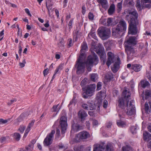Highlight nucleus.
<instances>
[{
	"mask_svg": "<svg viewBox=\"0 0 151 151\" xmlns=\"http://www.w3.org/2000/svg\"><path fill=\"white\" fill-rule=\"evenodd\" d=\"M82 106L84 109L87 110H92L95 108L94 104L93 101H88L86 104H83Z\"/></svg>",
	"mask_w": 151,
	"mask_h": 151,
	"instance_id": "12",
	"label": "nucleus"
},
{
	"mask_svg": "<svg viewBox=\"0 0 151 151\" xmlns=\"http://www.w3.org/2000/svg\"><path fill=\"white\" fill-rule=\"evenodd\" d=\"M148 131L151 132V123H150L149 124V125L148 127Z\"/></svg>",
	"mask_w": 151,
	"mask_h": 151,
	"instance_id": "64",
	"label": "nucleus"
},
{
	"mask_svg": "<svg viewBox=\"0 0 151 151\" xmlns=\"http://www.w3.org/2000/svg\"><path fill=\"white\" fill-rule=\"evenodd\" d=\"M16 101L17 99H13L9 101L8 102L7 104L9 105L10 106L12 104L15 102Z\"/></svg>",
	"mask_w": 151,
	"mask_h": 151,
	"instance_id": "42",
	"label": "nucleus"
},
{
	"mask_svg": "<svg viewBox=\"0 0 151 151\" xmlns=\"http://www.w3.org/2000/svg\"><path fill=\"white\" fill-rule=\"evenodd\" d=\"M58 47H63L64 46V43L63 41H60L58 43Z\"/></svg>",
	"mask_w": 151,
	"mask_h": 151,
	"instance_id": "52",
	"label": "nucleus"
},
{
	"mask_svg": "<svg viewBox=\"0 0 151 151\" xmlns=\"http://www.w3.org/2000/svg\"><path fill=\"white\" fill-rule=\"evenodd\" d=\"M10 120L9 119H7L4 120L2 119H0V123L3 124H4L7 123L8 121Z\"/></svg>",
	"mask_w": 151,
	"mask_h": 151,
	"instance_id": "43",
	"label": "nucleus"
},
{
	"mask_svg": "<svg viewBox=\"0 0 151 151\" xmlns=\"http://www.w3.org/2000/svg\"><path fill=\"white\" fill-rule=\"evenodd\" d=\"M142 66L139 64H133L132 66V69L135 72H138L140 71L141 69Z\"/></svg>",
	"mask_w": 151,
	"mask_h": 151,
	"instance_id": "24",
	"label": "nucleus"
},
{
	"mask_svg": "<svg viewBox=\"0 0 151 151\" xmlns=\"http://www.w3.org/2000/svg\"><path fill=\"white\" fill-rule=\"evenodd\" d=\"M129 23V27L128 33H130L133 35L136 34L137 32V30L135 23Z\"/></svg>",
	"mask_w": 151,
	"mask_h": 151,
	"instance_id": "14",
	"label": "nucleus"
},
{
	"mask_svg": "<svg viewBox=\"0 0 151 151\" xmlns=\"http://www.w3.org/2000/svg\"><path fill=\"white\" fill-rule=\"evenodd\" d=\"M25 128V127L24 126H20L19 130L21 133H22L24 132Z\"/></svg>",
	"mask_w": 151,
	"mask_h": 151,
	"instance_id": "49",
	"label": "nucleus"
},
{
	"mask_svg": "<svg viewBox=\"0 0 151 151\" xmlns=\"http://www.w3.org/2000/svg\"><path fill=\"white\" fill-rule=\"evenodd\" d=\"M112 124V123L111 122H107L106 124V126L108 128H110Z\"/></svg>",
	"mask_w": 151,
	"mask_h": 151,
	"instance_id": "54",
	"label": "nucleus"
},
{
	"mask_svg": "<svg viewBox=\"0 0 151 151\" xmlns=\"http://www.w3.org/2000/svg\"><path fill=\"white\" fill-rule=\"evenodd\" d=\"M88 36H91L93 38L96 40L97 37L96 35V33L95 32H90L88 34Z\"/></svg>",
	"mask_w": 151,
	"mask_h": 151,
	"instance_id": "37",
	"label": "nucleus"
},
{
	"mask_svg": "<svg viewBox=\"0 0 151 151\" xmlns=\"http://www.w3.org/2000/svg\"><path fill=\"white\" fill-rule=\"evenodd\" d=\"M112 19L111 18H109L107 19V26H110L112 24Z\"/></svg>",
	"mask_w": 151,
	"mask_h": 151,
	"instance_id": "39",
	"label": "nucleus"
},
{
	"mask_svg": "<svg viewBox=\"0 0 151 151\" xmlns=\"http://www.w3.org/2000/svg\"><path fill=\"white\" fill-rule=\"evenodd\" d=\"M122 0L120 2L118 3L117 7L119 10H121L122 9Z\"/></svg>",
	"mask_w": 151,
	"mask_h": 151,
	"instance_id": "47",
	"label": "nucleus"
},
{
	"mask_svg": "<svg viewBox=\"0 0 151 151\" xmlns=\"http://www.w3.org/2000/svg\"><path fill=\"white\" fill-rule=\"evenodd\" d=\"M122 151H130L131 148L128 145L123 147L122 148Z\"/></svg>",
	"mask_w": 151,
	"mask_h": 151,
	"instance_id": "35",
	"label": "nucleus"
},
{
	"mask_svg": "<svg viewBox=\"0 0 151 151\" xmlns=\"http://www.w3.org/2000/svg\"><path fill=\"white\" fill-rule=\"evenodd\" d=\"M113 77V76L110 73H107L105 76V78L107 82L110 81Z\"/></svg>",
	"mask_w": 151,
	"mask_h": 151,
	"instance_id": "28",
	"label": "nucleus"
},
{
	"mask_svg": "<svg viewBox=\"0 0 151 151\" xmlns=\"http://www.w3.org/2000/svg\"><path fill=\"white\" fill-rule=\"evenodd\" d=\"M127 15L125 18L129 23H135L138 17V14L136 10L134 9H128L125 10Z\"/></svg>",
	"mask_w": 151,
	"mask_h": 151,
	"instance_id": "4",
	"label": "nucleus"
},
{
	"mask_svg": "<svg viewBox=\"0 0 151 151\" xmlns=\"http://www.w3.org/2000/svg\"><path fill=\"white\" fill-rule=\"evenodd\" d=\"M60 108L61 106L59 105V104L53 106L51 110L52 112H56L57 113L60 110Z\"/></svg>",
	"mask_w": 151,
	"mask_h": 151,
	"instance_id": "27",
	"label": "nucleus"
},
{
	"mask_svg": "<svg viewBox=\"0 0 151 151\" xmlns=\"http://www.w3.org/2000/svg\"><path fill=\"white\" fill-rule=\"evenodd\" d=\"M94 15L91 12H89L88 14V17L89 19L90 20H93L94 18Z\"/></svg>",
	"mask_w": 151,
	"mask_h": 151,
	"instance_id": "38",
	"label": "nucleus"
},
{
	"mask_svg": "<svg viewBox=\"0 0 151 151\" xmlns=\"http://www.w3.org/2000/svg\"><path fill=\"white\" fill-rule=\"evenodd\" d=\"M141 96L143 100H144L145 98V99H147L151 97V91L148 90H145V93L143 92Z\"/></svg>",
	"mask_w": 151,
	"mask_h": 151,
	"instance_id": "18",
	"label": "nucleus"
},
{
	"mask_svg": "<svg viewBox=\"0 0 151 151\" xmlns=\"http://www.w3.org/2000/svg\"><path fill=\"white\" fill-rule=\"evenodd\" d=\"M55 133V131L52 130L50 133L47 135L43 141L44 146H48L52 144L54 137V134Z\"/></svg>",
	"mask_w": 151,
	"mask_h": 151,
	"instance_id": "9",
	"label": "nucleus"
},
{
	"mask_svg": "<svg viewBox=\"0 0 151 151\" xmlns=\"http://www.w3.org/2000/svg\"><path fill=\"white\" fill-rule=\"evenodd\" d=\"M85 58L83 57L80 58L79 57L77 60L76 66L77 69L76 72L78 74H80L84 71L85 64L87 70L88 71H91L93 65L94 64L96 65L98 62V58L95 54L89 55L85 63L84 61Z\"/></svg>",
	"mask_w": 151,
	"mask_h": 151,
	"instance_id": "2",
	"label": "nucleus"
},
{
	"mask_svg": "<svg viewBox=\"0 0 151 151\" xmlns=\"http://www.w3.org/2000/svg\"><path fill=\"white\" fill-rule=\"evenodd\" d=\"M107 19L103 18H101L100 19L101 23L104 25L107 26Z\"/></svg>",
	"mask_w": 151,
	"mask_h": 151,
	"instance_id": "34",
	"label": "nucleus"
},
{
	"mask_svg": "<svg viewBox=\"0 0 151 151\" xmlns=\"http://www.w3.org/2000/svg\"><path fill=\"white\" fill-rule=\"evenodd\" d=\"M144 47V44L142 43H140L139 44V48L140 50H142Z\"/></svg>",
	"mask_w": 151,
	"mask_h": 151,
	"instance_id": "59",
	"label": "nucleus"
},
{
	"mask_svg": "<svg viewBox=\"0 0 151 151\" xmlns=\"http://www.w3.org/2000/svg\"><path fill=\"white\" fill-rule=\"evenodd\" d=\"M29 131H30L28 130L27 129L26 130L24 134V137H26L27 136L28 133Z\"/></svg>",
	"mask_w": 151,
	"mask_h": 151,
	"instance_id": "61",
	"label": "nucleus"
},
{
	"mask_svg": "<svg viewBox=\"0 0 151 151\" xmlns=\"http://www.w3.org/2000/svg\"><path fill=\"white\" fill-rule=\"evenodd\" d=\"M139 85H140L142 88H145L146 87L150 86V84L147 81L145 80H141L139 83Z\"/></svg>",
	"mask_w": 151,
	"mask_h": 151,
	"instance_id": "22",
	"label": "nucleus"
},
{
	"mask_svg": "<svg viewBox=\"0 0 151 151\" xmlns=\"http://www.w3.org/2000/svg\"><path fill=\"white\" fill-rule=\"evenodd\" d=\"M137 129V127L135 126H133L131 127V131L133 134H134L136 132Z\"/></svg>",
	"mask_w": 151,
	"mask_h": 151,
	"instance_id": "40",
	"label": "nucleus"
},
{
	"mask_svg": "<svg viewBox=\"0 0 151 151\" xmlns=\"http://www.w3.org/2000/svg\"><path fill=\"white\" fill-rule=\"evenodd\" d=\"M72 129L71 131V133L73 132H77L81 130L83 128V126H80L77 123H76L74 121H73L72 124Z\"/></svg>",
	"mask_w": 151,
	"mask_h": 151,
	"instance_id": "16",
	"label": "nucleus"
},
{
	"mask_svg": "<svg viewBox=\"0 0 151 151\" xmlns=\"http://www.w3.org/2000/svg\"><path fill=\"white\" fill-rule=\"evenodd\" d=\"M46 7L48 10L49 15V16H50V11L52 9L51 6L50 5L47 6V4H46Z\"/></svg>",
	"mask_w": 151,
	"mask_h": 151,
	"instance_id": "44",
	"label": "nucleus"
},
{
	"mask_svg": "<svg viewBox=\"0 0 151 151\" xmlns=\"http://www.w3.org/2000/svg\"><path fill=\"white\" fill-rule=\"evenodd\" d=\"M127 29L126 23L124 20H120L116 27L112 29V36L115 37H120L122 32L125 31Z\"/></svg>",
	"mask_w": 151,
	"mask_h": 151,
	"instance_id": "3",
	"label": "nucleus"
},
{
	"mask_svg": "<svg viewBox=\"0 0 151 151\" xmlns=\"http://www.w3.org/2000/svg\"><path fill=\"white\" fill-rule=\"evenodd\" d=\"M6 137H1L0 139V142L1 143H4L6 140Z\"/></svg>",
	"mask_w": 151,
	"mask_h": 151,
	"instance_id": "48",
	"label": "nucleus"
},
{
	"mask_svg": "<svg viewBox=\"0 0 151 151\" xmlns=\"http://www.w3.org/2000/svg\"><path fill=\"white\" fill-rule=\"evenodd\" d=\"M145 111L146 112H148L149 110V106L148 104L146 102L145 104Z\"/></svg>",
	"mask_w": 151,
	"mask_h": 151,
	"instance_id": "45",
	"label": "nucleus"
},
{
	"mask_svg": "<svg viewBox=\"0 0 151 151\" xmlns=\"http://www.w3.org/2000/svg\"><path fill=\"white\" fill-rule=\"evenodd\" d=\"M33 147L34 145L33 144H29L26 147L27 151H31L33 149Z\"/></svg>",
	"mask_w": 151,
	"mask_h": 151,
	"instance_id": "36",
	"label": "nucleus"
},
{
	"mask_svg": "<svg viewBox=\"0 0 151 151\" xmlns=\"http://www.w3.org/2000/svg\"><path fill=\"white\" fill-rule=\"evenodd\" d=\"M92 123L93 126L94 127L97 126L99 124V122L96 120L93 119L92 120Z\"/></svg>",
	"mask_w": 151,
	"mask_h": 151,
	"instance_id": "41",
	"label": "nucleus"
},
{
	"mask_svg": "<svg viewBox=\"0 0 151 151\" xmlns=\"http://www.w3.org/2000/svg\"><path fill=\"white\" fill-rule=\"evenodd\" d=\"M25 11L26 13L29 16L31 17L32 15L30 13L28 9H25Z\"/></svg>",
	"mask_w": 151,
	"mask_h": 151,
	"instance_id": "58",
	"label": "nucleus"
},
{
	"mask_svg": "<svg viewBox=\"0 0 151 151\" xmlns=\"http://www.w3.org/2000/svg\"><path fill=\"white\" fill-rule=\"evenodd\" d=\"M81 49L80 50L81 54L79 57L80 58L85 57V52L88 50V47L86 43L85 42H83L81 45Z\"/></svg>",
	"mask_w": 151,
	"mask_h": 151,
	"instance_id": "17",
	"label": "nucleus"
},
{
	"mask_svg": "<svg viewBox=\"0 0 151 151\" xmlns=\"http://www.w3.org/2000/svg\"><path fill=\"white\" fill-rule=\"evenodd\" d=\"M78 115L79 117L81 119V120H84L85 118L87 116L86 113L83 110L80 111L78 113Z\"/></svg>",
	"mask_w": 151,
	"mask_h": 151,
	"instance_id": "20",
	"label": "nucleus"
},
{
	"mask_svg": "<svg viewBox=\"0 0 151 151\" xmlns=\"http://www.w3.org/2000/svg\"><path fill=\"white\" fill-rule=\"evenodd\" d=\"M98 35L103 40L109 38L110 36L111 31L109 29L105 27H101L98 30Z\"/></svg>",
	"mask_w": 151,
	"mask_h": 151,
	"instance_id": "6",
	"label": "nucleus"
},
{
	"mask_svg": "<svg viewBox=\"0 0 151 151\" xmlns=\"http://www.w3.org/2000/svg\"><path fill=\"white\" fill-rule=\"evenodd\" d=\"M90 134L86 131H84L77 134L75 137L76 142H78L82 140L85 139L89 137Z\"/></svg>",
	"mask_w": 151,
	"mask_h": 151,
	"instance_id": "8",
	"label": "nucleus"
},
{
	"mask_svg": "<svg viewBox=\"0 0 151 151\" xmlns=\"http://www.w3.org/2000/svg\"><path fill=\"white\" fill-rule=\"evenodd\" d=\"M97 1L101 4L103 8L105 9L107 8L108 5L107 0H97Z\"/></svg>",
	"mask_w": 151,
	"mask_h": 151,
	"instance_id": "23",
	"label": "nucleus"
},
{
	"mask_svg": "<svg viewBox=\"0 0 151 151\" xmlns=\"http://www.w3.org/2000/svg\"><path fill=\"white\" fill-rule=\"evenodd\" d=\"M115 7L114 4H111L108 10V13L109 15L112 14L115 11Z\"/></svg>",
	"mask_w": 151,
	"mask_h": 151,
	"instance_id": "25",
	"label": "nucleus"
},
{
	"mask_svg": "<svg viewBox=\"0 0 151 151\" xmlns=\"http://www.w3.org/2000/svg\"><path fill=\"white\" fill-rule=\"evenodd\" d=\"M67 118L65 116H61L60 119V124L61 128V132L64 134L67 127Z\"/></svg>",
	"mask_w": 151,
	"mask_h": 151,
	"instance_id": "11",
	"label": "nucleus"
},
{
	"mask_svg": "<svg viewBox=\"0 0 151 151\" xmlns=\"http://www.w3.org/2000/svg\"><path fill=\"white\" fill-rule=\"evenodd\" d=\"M90 78L93 81L95 82L98 79V76L96 74L92 73L90 75Z\"/></svg>",
	"mask_w": 151,
	"mask_h": 151,
	"instance_id": "29",
	"label": "nucleus"
},
{
	"mask_svg": "<svg viewBox=\"0 0 151 151\" xmlns=\"http://www.w3.org/2000/svg\"><path fill=\"white\" fill-rule=\"evenodd\" d=\"M116 124L119 127H123L126 126V123L120 120H117Z\"/></svg>",
	"mask_w": 151,
	"mask_h": 151,
	"instance_id": "30",
	"label": "nucleus"
},
{
	"mask_svg": "<svg viewBox=\"0 0 151 151\" xmlns=\"http://www.w3.org/2000/svg\"><path fill=\"white\" fill-rule=\"evenodd\" d=\"M55 14L57 16V18H58L59 16V14L58 11L57 9L55 10Z\"/></svg>",
	"mask_w": 151,
	"mask_h": 151,
	"instance_id": "63",
	"label": "nucleus"
},
{
	"mask_svg": "<svg viewBox=\"0 0 151 151\" xmlns=\"http://www.w3.org/2000/svg\"><path fill=\"white\" fill-rule=\"evenodd\" d=\"M48 70L47 69H46L44 70L43 71V73L44 76L47 75L48 73Z\"/></svg>",
	"mask_w": 151,
	"mask_h": 151,
	"instance_id": "57",
	"label": "nucleus"
},
{
	"mask_svg": "<svg viewBox=\"0 0 151 151\" xmlns=\"http://www.w3.org/2000/svg\"><path fill=\"white\" fill-rule=\"evenodd\" d=\"M119 66V65L118 62H116L114 63L113 66L111 68L112 70L114 73H116L117 71Z\"/></svg>",
	"mask_w": 151,
	"mask_h": 151,
	"instance_id": "26",
	"label": "nucleus"
},
{
	"mask_svg": "<svg viewBox=\"0 0 151 151\" xmlns=\"http://www.w3.org/2000/svg\"><path fill=\"white\" fill-rule=\"evenodd\" d=\"M101 83L100 82H98L97 85L96 90L97 91L100 90L101 89Z\"/></svg>",
	"mask_w": 151,
	"mask_h": 151,
	"instance_id": "46",
	"label": "nucleus"
},
{
	"mask_svg": "<svg viewBox=\"0 0 151 151\" xmlns=\"http://www.w3.org/2000/svg\"><path fill=\"white\" fill-rule=\"evenodd\" d=\"M136 38L134 37H131L127 40V43L125 45L129 46L131 44L134 45L136 44Z\"/></svg>",
	"mask_w": 151,
	"mask_h": 151,
	"instance_id": "19",
	"label": "nucleus"
},
{
	"mask_svg": "<svg viewBox=\"0 0 151 151\" xmlns=\"http://www.w3.org/2000/svg\"><path fill=\"white\" fill-rule=\"evenodd\" d=\"M35 122V120H32L31 122L29 123V124H28L26 129L28 130H29V131H30L31 128L32 127V126H33Z\"/></svg>",
	"mask_w": 151,
	"mask_h": 151,
	"instance_id": "33",
	"label": "nucleus"
},
{
	"mask_svg": "<svg viewBox=\"0 0 151 151\" xmlns=\"http://www.w3.org/2000/svg\"><path fill=\"white\" fill-rule=\"evenodd\" d=\"M13 137L14 139H16L17 141H19L21 137V136L20 134L18 133H15L14 134Z\"/></svg>",
	"mask_w": 151,
	"mask_h": 151,
	"instance_id": "32",
	"label": "nucleus"
},
{
	"mask_svg": "<svg viewBox=\"0 0 151 151\" xmlns=\"http://www.w3.org/2000/svg\"><path fill=\"white\" fill-rule=\"evenodd\" d=\"M108 102L106 100H104V101L103 106L104 108H106L107 107Z\"/></svg>",
	"mask_w": 151,
	"mask_h": 151,
	"instance_id": "51",
	"label": "nucleus"
},
{
	"mask_svg": "<svg viewBox=\"0 0 151 151\" xmlns=\"http://www.w3.org/2000/svg\"><path fill=\"white\" fill-rule=\"evenodd\" d=\"M148 133L147 132H145L143 133V138L144 140H146L147 139V136Z\"/></svg>",
	"mask_w": 151,
	"mask_h": 151,
	"instance_id": "53",
	"label": "nucleus"
},
{
	"mask_svg": "<svg viewBox=\"0 0 151 151\" xmlns=\"http://www.w3.org/2000/svg\"><path fill=\"white\" fill-rule=\"evenodd\" d=\"M60 131L59 129H57L56 130V138H58L60 136Z\"/></svg>",
	"mask_w": 151,
	"mask_h": 151,
	"instance_id": "55",
	"label": "nucleus"
},
{
	"mask_svg": "<svg viewBox=\"0 0 151 151\" xmlns=\"http://www.w3.org/2000/svg\"><path fill=\"white\" fill-rule=\"evenodd\" d=\"M108 56V60L106 64L109 67L110 65L114 61V55L111 52H109L107 53Z\"/></svg>",
	"mask_w": 151,
	"mask_h": 151,
	"instance_id": "13",
	"label": "nucleus"
},
{
	"mask_svg": "<svg viewBox=\"0 0 151 151\" xmlns=\"http://www.w3.org/2000/svg\"><path fill=\"white\" fill-rule=\"evenodd\" d=\"M88 114L91 116H95L96 115L95 112L93 111H90L88 112Z\"/></svg>",
	"mask_w": 151,
	"mask_h": 151,
	"instance_id": "56",
	"label": "nucleus"
},
{
	"mask_svg": "<svg viewBox=\"0 0 151 151\" xmlns=\"http://www.w3.org/2000/svg\"><path fill=\"white\" fill-rule=\"evenodd\" d=\"M96 53L100 56L101 60L104 64L105 62L106 56L104 50L101 49L96 50Z\"/></svg>",
	"mask_w": 151,
	"mask_h": 151,
	"instance_id": "15",
	"label": "nucleus"
},
{
	"mask_svg": "<svg viewBox=\"0 0 151 151\" xmlns=\"http://www.w3.org/2000/svg\"><path fill=\"white\" fill-rule=\"evenodd\" d=\"M86 126L88 129L90 128V123L89 121H86Z\"/></svg>",
	"mask_w": 151,
	"mask_h": 151,
	"instance_id": "62",
	"label": "nucleus"
},
{
	"mask_svg": "<svg viewBox=\"0 0 151 151\" xmlns=\"http://www.w3.org/2000/svg\"><path fill=\"white\" fill-rule=\"evenodd\" d=\"M125 50L127 54V59L129 60L132 59L135 54L134 49L128 45H126Z\"/></svg>",
	"mask_w": 151,
	"mask_h": 151,
	"instance_id": "10",
	"label": "nucleus"
},
{
	"mask_svg": "<svg viewBox=\"0 0 151 151\" xmlns=\"http://www.w3.org/2000/svg\"><path fill=\"white\" fill-rule=\"evenodd\" d=\"M104 96V93L101 92L97 94L96 98L99 104H100L103 99L105 98Z\"/></svg>",
	"mask_w": 151,
	"mask_h": 151,
	"instance_id": "21",
	"label": "nucleus"
},
{
	"mask_svg": "<svg viewBox=\"0 0 151 151\" xmlns=\"http://www.w3.org/2000/svg\"><path fill=\"white\" fill-rule=\"evenodd\" d=\"M104 145V143L102 142L94 145L93 151H111L110 144L108 143L106 146Z\"/></svg>",
	"mask_w": 151,
	"mask_h": 151,
	"instance_id": "7",
	"label": "nucleus"
},
{
	"mask_svg": "<svg viewBox=\"0 0 151 151\" xmlns=\"http://www.w3.org/2000/svg\"><path fill=\"white\" fill-rule=\"evenodd\" d=\"M73 23V19H72L70 20L69 21V23L68 24V26L69 27V29H71L72 28V25Z\"/></svg>",
	"mask_w": 151,
	"mask_h": 151,
	"instance_id": "50",
	"label": "nucleus"
},
{
	"mask_svg": "<svg viewBox=\"0 0 151 151\" xmlns=\"http://www.w3.org/2000/svg\"><path fill=\"white\" fill-rule=\"evenodd\" d=\"M130 94L129 91L125 89L122 93L124 98H119L118 103V107L122 109H124L125 113L129 115L134 114L135 110L134 101L133 100L131 101L129 104Z\"/></svg>",
	"mask_w": 151,
	"mask_h": 151,
	"instance_id": "1",
	"label": "nucleus"
},
{
	"mask_svg": "<svg viewBox=\"0 0 151 151\" xmlns=\"http://www.w3.org/2000/svg\"><path fill=\"white\" fill-rule=\"evenodd\" d=\"M95 84H91L88 86L84 89H83L82 96L84 99H87L88 97L93 95L96 88Z\"/></svg>",
	"mask_w": 151,
	"mask_h": 151,
	"instance_id": "5",
	"label": "nucleus"
},
{
	"mask_svg": "<svg viewBox=\"0 0 151 151\" xmlns=\"http://www.w3.org/2000/svg\"><path fill=\"white\" fill-rule=\"evenodd\" d=\"M86 84V81L85 80H83L81 83V86H83Z\"/></svg>",
	"mask_w": 151,
	"mask_h": 151,
	"instance_id": "60",
	"label": "nucleus"
},
{
	"mask_svg": "<svg viewBox=\"0 0 151 151\" xmlns=\"http://www.w3.org/2000/svg\"><path fill=\"white\" fill-rule=\"evenodd\" d=\"M63 64H60L55 70V74H59L60 71L63 69Z\"/></svg>",
	"mask_w": 151,
	"mask_h": 151,
	"instance_id": "31",
	"label": "nucleus"
}]
</instances>
